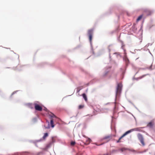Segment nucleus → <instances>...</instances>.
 <instances>
[{"instance_id":"nucleus-1","label":"nucleus","mask_w":155,"mask_h":155,"mask_svg":"<svg viewBox=\"0 0 155 155\" xmlns=\"http://www.w3.org/2000/svg\"><path fill=\"white\" fill-rule=\"evenodd\" d=\"M137 137L142 145L143 146H145V144L144 141V139L143 135L141 134L138 133L137 134Z\"/></svg>"},{"instance_id":"nucleus-2","label":"nucleus","mask_w":155,"mask_h":155,"mask_svg":"<svg viewBox=\"0 0 155 155\" xmlns=\"http://www.w3.org/2000/svg\"><path fill=\"white\" fill-rule=\"evenodd\" d=\"M144 128V127H137L136 128H134V129H131L127 131V132H128V134L132 132L133 131H137L139 132H144V131H143L141 129V128Z\"/></svg>"},{"instance_id":"nucleus-3","label":"nucleus","mask_w":155,"mask_h":155,"mask_svg":"<svg viewBox=\"0 0 155 155\" xmlns=\"http://www.w3.org/2000/svg\"><path fill=\"white\" fill-rule=\"evenodd\" d=\"M93 32V29H91L88 31V35L89 37V39H92V35Z\"/></svg>"},{"instance_id":"nucleus-4","label":"nucleus","mask_w":155,"mask_h":155,"mask_svg":"<svg viewBox=\"0 0 155 155\" xmlns=\"http://www.w3.org/2000/svg\"><path fill=\"white\" fill-rule=\"evenodd\" d=\"M35 108L36 110L39 111H41L42 110V107L36 104H35Z\"/></svg>"},{"instance_id":"nucleus-5","label":"nucleus","mask_w":155,"mask_h":155,"mask_svg":"<svg viewBox=\"0 0 155 155\" xmlns=\"http://www.w3.org/2000/svg\"><path fill=\"white\" fill-rule=\"evenodd\" d=\"M112 138V137L110 135L104 137L102 140H106V142H108L110 141Z\"/></svg>"},{"instance_id":"nucleus-6","label":"nucleus","mask_w":155,"mask_h":155,"mask_svg":"<svg viewBox=\"0 0 155 155\" xmlns=\"http://www.w3.org/2000/svg\"><path fill=\"white\" fill-rule=\"evenodd\" d=\"M122 87V84L121 83H120L118 84L117 88V93L121 91Z\"/></svg>"},{"instance_id":"nucleus-7","label":"nucleus","mask_w":155,"mask_h":155,"mask_svg":"<svg viewBox=\"0 0 155 155\" xmlns=\"http://www.w3.org/2000/svg\"><path fill=\"white\" fill-rule=\"evenodd\" d=\"M154 124V123L153 121H151L149 122L147 125V126L150 128H153V126Z\"/></svg>"},{"instance_id":"nucleus-8","label":"nucleus","mask_w":155,"mask_h":155,"mask_svg":"<svg viewBox=\"0 0 155 155\" xmlns=\"http://www.w3.org/2000/svg\"><path fill=\"white\" fill-rule=\"evenodd\" d=\"M128 134V132L127 131L125 133H124L119 139V140L117 141V143L121 142V141L120 140L122 139L126 135Z\"/></svg>"},{"instance_id":"nucleus-9","label":"nucleus","mask_w":155,"mask_h":155,"mask_svg":"<svg viewBox=\"0 0 155 155\" xmlns=\"http://www.w3.org/2000/svg\"><path fill=\"white\" fill-rule=\"evenodd\" d=\"M144 11L146 13L147 15H151L153 12L152 11L149 9H146Z\"/></svg>"},{"instance_id":"nucleus-10","label":"nucleus","mask_w":155,"mask_h":155,"mask_svg":"<svg viewBox=\"0 0 155 155\" xmlns=\"http://www.w3.org/2000/svg\"><path fill=\"white\" fill-rule=\"evenodd\" d=\"M86 141L84 143L85 144L88 145L91 142V140L89 138H88L87 137H86Z\"/></svg>"},{"instance_id":"nucleus-11","label":"nucleus","mask_w":155,"mask_h":155,"mask_svg":"<svg viewBox=\"0 0 155 155\" xmlns=\"http://www.w3.org/2000/svg\"><path fill=\"white\" fill-rule=\"evenodd\" d=\"M108 71H106L104 72V74H103L101 75V77L102 78H104L107 76V75L108 74Z\"/></svg>"},{"instance_id":"nucleus-12","label":"nucleus","mask_w":155,"mask_h":155,"mask_svg":"<svg viewBox=\"0 0 155 155\" xmlns=\"http://www.w3.org/2000/svg\"><path fill=\"white\" fill-rule=\"evenodd\" d=\"M142 17H143L142 15H140V16H139L137 19V21H136L137 22H138L142 18Z\"/></svg>"},{"instance_id":"nucleus-13","label":"nucleus","mask_w":155,"mask_h":155,"mask_svg":"<svg viewBox=\"0 0 155 155\" xmlns=\"http://www.w3.org/2000/svg\"><path fill=\"white\" fill-rule=\"evenodd\" d=\"M82 96H83L85 100L86 101H87V98L86 95V94H82Z\"/></svg>"},{"instance_id":"nucleus-14","label":"nucleus","mask_w":155,"mask_h":155,"mask_svg":"<svg viewBox=\"0 0 155 155\" xmlns=\"http://www.w3.org/2000/svg\"><path fill=\"white\" fill-rule=\"evenodd\" d=\"M48 136V134L46 133L44 134V135L43 137V138L44 139H45V138Z\"/></svg>"},{"instance_id":"nucleus-15","label":"nucleus","mask_w":155,"mask_h":155,"mask_svg":"<svg viewBox=\"0 0 155 155\" xmlns=\"http://www.w3.org/2000/svg\"><path fill=\"white\" fill-rule=\"evenodd\" d=\"M53 119H52L51 120V127H54V125L53 124Z\"/></svg>"},{"instance_id":"nucleus-16","label":"nucleus","mask_w":155,"mask_h":155,"mask_svg":"<svg viewBox=\"0 0 155 155\" xmlns=\"http://www.w3.org/2000/svg\"><path fill=\"white\" fill-rule=\"evenodd\" d=\"M75 143V142L74 141H72L71 143V145L72 146H74Z\"/></svg>"},{"instance_id":"nucleus-17","label":"nucleus","mask_w":155,"mask_h":155,"mask_svg":"<svg viewBox=\"0 0 155 155\" xmlns=\"http://www.w3.org/2000/svg\"><path fill=\"white\" fill-rule=\"evenodd\" d=\"M84 105H79V106H78V108L79 109H82V108L83 107H84Z\"/></svg>"},{"instance_id":"nucleus-18","label":"nucleus","mask_w":155,"mask_h":155,"mask_svg":"<svg viewBox=\"0 0 155 155\" xmlns=\"http://www.w3.org/2000/svg\"><path fill=\"white\" fill-rule=\"evenodd\" d=\"M124 46H125V45L124 44V43H123V42H122L121 48L123 49H124Z\"/></svg>"},{"instance_id":"nucleus-19","label":"nucleus","mask_w":155,"mask_h":155,"mask_svg":"<svg viewBox=\"0 0 155 155\" xmlns=\"http://www.w3.org/2000/svg\"><path fill=\"white\" fill-rule=\"evenodd\" d=\"M126 150V149L124 148H123L122 149H121V150L122 151H124V150Z\"/></svg>"},{"instance_id":"nucleus-20","label":"nucleus","mask_w":155,"mask_h":155,"mask_svg":"<svg viewBox=\"0 0 155 155\" xmlns=\"http://www.w3.org/2000/svg\"><path fill=\"white\" fill-rule=\"evenodd\" d=\"M52 114V115H51V116L52 117H55V116L54 115V114Z\"/></svg>"},{"instance_id":"nucleus-21","label":"nucleus","mask_w":155,"mask_h":155,"mask_svg":"<svg viewBox=\"0 0 155 155\" xmlns=\"http://www.w3.org/2000/svg\"><path fill=\"white\" fill-rule=\"evenodd\" d=\"M96 144L97 145L99 146V145H102V144H101L98 145H97V144Z\"/></svg>"},{"instance_id":"nucleus-22","label":"nucleus","mask_w":155,"mask_h":155,"mask_svg":"<svg viewBox=\"0 0 155 155\" xmlns=\"http://www.w3.org/2000/svg\"><path fill=\"white\" fill-rule=\"evenodd\" d=\"M90 41H91V40L92 39H90Z\"/></svg>"},{"instance_id":"nucleus-23","label":"nucleus","mask_w":155,"mask_h":155,"mask_svg":"<svg viewBox=\"0 0 155 155\" xmlns=\"http://www.w3.org/2000/svg\"><path fill=\"white\" fill-rule=\"evenodd\" d=\"M49 128V127H47V128Z\"/></svg>"}]
</instances>
